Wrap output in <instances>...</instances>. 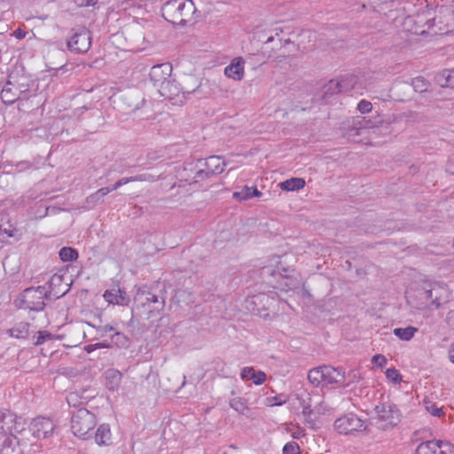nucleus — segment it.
<instances>
[{
  "label": "nucleus",
  "mask_w": 454,
  "mask_h": 454,
  "mask_svg": "<svg viewBox=\"0 0 454 454\" xmlns=\"http://www.w3.org/2000/svg\"><path fill=\"white\" fill-rule=\"evenodd\" d=\"M358 124H359V126H356H356L353 128V129H355V130H356V133H355L356 135H359L358 130H359L360 129H362V125H361V123L359 122Z\"/></svg>",
  "instance_id": "nucleus-62"
},
{
  "label": "nucleus",
  "mask_w": 454,
  "mask_h": 454,
  "mask_svg": "<svg viewBox=\"0 0 454 454\" xmlns=\"http://www.w3.org/2000/svg\"><path fill=\"white\" fill-rule=\"evenodd\" d=\"M356 80L355 75L346 74L338 79L337 82H333L331 86H339L342 92H346L355 88Z\"/></svg>",
  "instance_id": "nucleus-25"
},
{
  "label": "nucleus",
  "mask_w": 454,
  "mask_h": 454,
  "mask_svg": "<svg viewBox=\"0 0 454 454\" xmlns=\"http://www.w3.org/2000/svg\"><path fill=\"white\" fill-rule=\"evenodd\" d=\"M333 82H337V80H331L329 83L325 86V94H337L342 92L339 86H331Z\"/></svg>",
  "instance_id": "nucleus-43"
},
{
  "label": "nucleus",
  "mask_w": 454,
  "mask_h": 454,
  "mask_svg": "<svg viewBox=\"0 0 454 454\" xmlns=\"http://www.w3.org/2000/svg\"><path fill=\"white\" fill-rule=\"evenodd\" d=\"M275 41H276L275 36L270 35V36H269V37L266 39V41H265V43H265V45H268V44H270V43H274Z\"/></svg>",
  "instance_id": "nucleus-61"
},
{
  "label": "nucleus",
  "mask_w": 454,
  "mask_h": 454,
  "mask_svg": "<svg viewBox=\"0 0 454 454\" xmlns=\"http://www.w3.org/2000/svg\"><path fill=\"white\" fill-rule=\"evenodd\" d=\"M114 102L120 112L129 114L139 109L145 99L138 91H127L116 96Z\"/></svg>",
  "instance_id": "nucleus-11"
},
{
  "label": "nucleus",
  "mask_w": 454,
  "mask_h": 454,
  "mask_svg": "<svg viewBox=\"0 0 454 454\" xmlns=\"http://www.w3.org/2000/svg\"><path fill=\"white\" fill-rule=\"evenodd\" d=\"M5 426H4L3 414L0 419V430L8 435H5L0 442V454H23V448L28 445L27 441L21 439L23 438L21 433L13 431V426L12 428L5 427Z\"/></svg>",
  "instance_id": "nucleus-6"
},
{
  "label": "nucleus",
  "mask_w": 454,
  "mask_h": 454,
  "mask_svg": "<svg viewBox=\"0 0 454 454\" xmlns=\"http://www.w3.org/2000/svg\"><path fill=\"white\" fill-rule=\"evenodd\" d=\"M230 406L241 415L250 417L251 410L247 406V400L242 397H234L230 400Z\"/></svg>",
  "instance_id": "nucleus-26"
},
{
  "label": "nucleus",
  "mask_w": 454,
  "mask_h": 454,
  "mask_svg": "<svg viewBox=\"0 0 454 454\" xmlns=\"http://www.w3.org/2000/svg\"><path fill=\"white\" fill-rule=\"evenodd\" d=\"M90 107L87 106H83L82 107H78L74 110V114L75 115H81L83 114L84 111L88 110Z\"/></svg>",
  "instance_id": "nucleus-58"
},
{
  "label": "nucleus",
  "mask_w": 454,
  "mask_h": 454,
  "mask_svg": "<svg viewBox=\"0 0 454 454\" xmlns=\"http://www.w3.org/2000/svg\"><path fill=\"white\" fill-rule=\"evenodd\" d=\"M323 372V365L309 370L308 372V380L315 386L323 385V375H321Z\"/></svg>",
  "instance_id": "nucleus-32"
},
{
  "label": "nucleus",
  "mask_w": 454,
  "mask_h": 454,
  "mask_svg": "<svg viewBox=\"0 0 454 454\" xmlns=\"http://www.w3.org/2000/svg\"><path fill=\"white\" fill-rule=\"evenodd\" d=\"M200 164L204 168H200L197 173L201 179L209 178L212 176L219 175L223 172L227 162L220 156H210L205 160H199L198 165Z\"/></svg>",
  "instance_id": "nucleus-12"
},
{
  "label": "nucleus",
  "mask_w": 454,
  "mask_h": 454,
  "mask_svg": "<svg viewBox=\"0 0 454 454\" xmlns=\"http://www.w3.org/2000/svg\"><path fill=\"white\" fill-rule=\"evenodd\" d=\"M415 454H454V445L442 441H426L417 446Z\"/></svg>",
  "instance_id": "nucleus-14"
},
{
  "label": "nucleus",
  "mask_w": 454,
  "mask_h": 454,
  "mask_svg": "<svg viewBox=\"0 0 454 454\" xmlns=\"http://www.w3.org/2000/svg\"><path fill=\"white\" fill-rule=\"evenodd\" d=\"M7 333L10 336L17 339H25L30 333V324L27 322H19L13 327L10 328Z\"/></svg>",
  "instance_id": "nucleus-24"
},
{
  "label": "nucleus",
  "mask_w": 454,
  "mask_h": 454,
  "mask_svg": "<svg viewBox=\"0 0 454 454\" xmlns=\"http://www.w3.org/2000/svg\"><path fill=\"white\" fill-rule=\"evenodd\" d=\"M96 443L99 446H108L112 443V433L108 424L100 425L93 434Z\"/></svg>",
  "instance_id": "nucleus-21"
},
{
  "label": "nucleus",
  "mask_w": 454,
  "mask_h": 454,
  "mask_svg": "<svg viewBox=\"0 0 454 454\" xmlns=\"http://www.w3.org/2000/svg\"><path fill=\"white\" fill-rule=\"evenodd\" d=\"M395 4V1L394 0H391V1H386L382 4H380L379 6H378V10L377 12H383L385 15L387 14L386 11L393 6V4Z\"/></svg>",
  "instance_id": "nucleus-47"
},
{
  "label": "nucleus",
  "mask_w": 454,
  "mask_h": 454,
  "mask_svg": "<svg viewBox=\"0 0 454 454\" xmlns=\"http://www.w3.org/2000/svg\"><path fill=\"white\" fill-rule=\"evenodd\" d=\"M106 347H108V345H106L104 343H96L94 345L86 346L85 350L90 353L97 348H106Z\"/></svg>",
  "instance_id": "nucleus-53"
},
{
  "label": "nucleus",
  "mask_w": 454,
  "mask_h": 454,
  "mask_svg": "<svg viewBox=\"0 0 454 454\" xmlns=\"http://www.w3.org/2000/svg\"><path fill=\"white\" fill-rule=\"evenodd\" d=\"M100 200L99 193L94 192L86 198V202L91 206H95Z\"/></svg>",
  "instance_id": "nucleus-46"
},
{
  "label": "nucleus",
  "mask_w": 454,
  "mask_h": 454,
  "mask_svg": "<svg viewBox=\"0 0 454 454\" xmlns=\"http://www.w3.org/2000/svg\"><path fill=\"white\" fill-rule=\"evenodd\" d=\"M372 103L370 101H367L364 99L361 100L357 105V110L361 114L370 113L372 111Z\"/></svg>",
  "instance_id": "nucleus-41"
},
{
  "label": "nucleus",
  "mask_w": 454,
  "mask_h": 454,
  "mask_svg": "<svg viewBox=\"0 0 454 454\" xmlns=\"http://www.w3.org/2000/svg\"><path fill=\"white\" fill-rule=\"evenodd\" d=\"M435 291L436 290L434 289H418L413 294H410L406 296L407 303L411 308L418 310L438 309L441 302L438 301V297L436 295L434 296V293Z\"/></svg>",
  "instance_id": "nucleus-8"
},
{
  "label": "nucleus",
  "mask_w": 454,
  "mask_h": 454,
  "mask_svg": "<svg viewBox=\"0 0 454 454\" xmlns=\"http://www.w3.org/2000/svg\"><path fill=\"white\" fill-rule=\"evenodd\" d=\"M172 66L166 62L153 66L149 73L150 80L155 87L160 89L170 79Z\"/></svg>",
  "instance_id": "nucleus-17"
},
{
  "label": "nucleus",
  "mask_w": 454,
  "mask_h": 454,
  "mask_svg": "<svg viewBox=\"0 0 454 454\" xmlns=\"http://www.w3.org/2000/svg\"><path fill=\"white\" fill-rule=\"evenodd\" d=\"M161 12L167 21L182 27L196 22L199 16L192 0H169L163 4Z\"/></svg>",
  "instance_id": "nucleus-2"
},
{
  "label": "nucleus",
  "mask_w": 454,
  "mask_h": 454,
  "mask_svg": "<svg viewBox=\"0 0 454 454\" xmlns=\"http://www.w3.org/2000/svg\"><path fill=\"white\" fill-rule=\"evenodd\" d=\"M372 363L380 368H383L387 364V358L381 354H377L372 356Z\"/></svg>",
  "instance_id": "nucleus-42"
},
{
  "label": "nucleus",
  "mask_w": 454,
  "mask_h": 454,
  "mask_svg": "<svg viewBox=\"0 0 454 454\" xmlns=\"http://www.w3.org/2000/svg\"><path fill=\"white\" fill-rule=\"evenodd\" d=\"M417 332L418 328L409 325L404 328H395L393 333L400 340L409 341L414 337Z\"/></svg>",
  "instance_id": "nucleus-30"
},
{
  "label": "nucleus",
  "mask_w": 454,
  "mask_h": 454,
  "mask_svg": "<svg viewBox=\"0 0 454 454\" xmlns=\"http://www.w3.org/2000/svg\"><path fill=\"white\" fill-rule=\"evenodd\" d=\"M104 298L108 303L121 306H127L129 302V298L126 292L120 288L106 290L104 294Z\"/></svg>",
  "instance_id": "nucleus-20"
},
{
  "label": "nucleus",
  "mask_w": 454,
  "mask_h": 454,
  "mask_svg": "<svg viewBox=\"0 0 454 454\" xmlns=\"http://www.w3.org/2000/svg\"><path fill=\"white\" fill-rule=\"evenodd\" d=\"M114 330V328L110 325H99L97 327V331L101 336H105L109 332H112Z\"/></svg>",
  "instance_id": "nucleus-44"
},
{
  "label": "nucleus",
  "mask_w": 454,
  "mask_h": 454,
  "mask_svg": "<svg viewBox=\"0 0 454 454\" xmlns=\"http://www.w3.org/2000/svg\"><path fill=\"white\" fill-rule=\"evenodd\" d=\"M130 182H133L132 181V177L129 176V177H123L120 180H118L112 187H111V190L112 191H115L117 190L118 188H120L121 185L123 184H126L128 183H130Z\"/></svg>",
  "instance_id": "nucleus-45"
},
{
  "label": "nucleus",
  "mask_w": 454,
  "mask_h": 454,
  "mask_svg": "<svg viewBox=\"0 0 454 454\" xmlns=\"http://www.w3.org/2000/svg\"><path fill=\"white\" fill-rule=\"evenodd\" d=\"M313 411L309 409L308 406L304 407L301 411V416L302 417V422L311 429H317L319 427L318 422L313 418Z\"/></svg>",
  "instance_id": "nucleus-31"
},
{
  "label": "nucleus",
  "mask_w": 454,
  "mask_h": 454,
  "mask_svg": "<svg viewBox=\"0 0 454 454\" xmlns=\"http://www.w3.org/2000/svg\"><path fill=\"white\" fill-rule=\"evenodd\" d=\"M262 192L256 188V186L244 185L239 191L234 192L232 197L239 201L247 200L253 197L262 196Z\"/></svg>",
  "instance_id": "nucleus-23"
},
{
  "label": "nucleus",
  "mask_w": 454,
  "mask_h": 454,
  "mask_svg": "<svg viewBox=\"0 0 454 454\" xmlns=\"http://www.w3.org/2000/svg\"><path fill=\"white\" fill-rule=\"evenodd\" d=\"M158 91L162 97L171 101L172 104L183 105L191 94H197L200 97L202 94V88L201 84H199L192 90H182L177 82L169 79L160 89H158Z\"/></svg>",
  "instance_id": "nucleus-7"
},
{
  "label": "nucleus",
  "mask_w": 454,
  "mask_h": 454,
  "mask_svg": "<svg viewBox=\"0 0 454 454\" xmlns=\"http://www.w3.org/2000/svg\"><path fill=\"white\" fill-rule=\"evenodd\" d=\"M283 454H300V447L294 442H287L283 448Z\"/></svg>",
  "instance_id": "nucleus-36"
},
{
  "label": "nucleus",
  "mask_w": 454,
  "mask_h": 454,
  "mask_svg": "<svg viewBox=\"0 0 454 454\" xmlns=\"http://www.w3.org/2000/svg\"><path fill=\"white\" fill-rule=\"evenodd\" d=\"M59 255L63 262H74L78 258V252L73 247H64L59 250Z\"/></svg>",
  "instance_id": "nucleus-33"
},
{
  "label": "nucleus",
  "mask_w": 454,
  "mask_h": 454,
  "mask_svg": "<svg viewBox=\"0 0 454 454\" xmlns=\"http://www.w3.org/2000/svg\"><path fill=\"white\" fill-rule=\"evenodd\" d=\"M61 281H62V277L55 274L51 278V279L49 281V285L51 287H52L53 286H57V285L60 284Z\"/></svg>",
  "instance_id": "nucleus-52"
},
{
  "label": "nucleus",
  "mask_w": 454,
  "mask_h": 454,
  "mask_svg": "<svg viewBox=\"0 0 454 454\" xmlns=\"http://www.w3.org/2000/svg\"><path fill=\"white\" fill-rule=\"evenodd\" d=\"M37 333L38 336L36 337V340L34 342L36 346L43 344L45 340H51L52 337V334L47 331H39Z\"/></svg>",
  "instance_id": "nucleus-40"
},
{
  "label": "nucleus",
  "mask_w": 454,
  "mask_h": 454,
  "mask_svg": "<svg viewBox=\"0 0 454 454\" xmlns=\"http://www.w3.org/2000/svg\"><path fill=\"white\" fill-rule=\"evenodd\" d=\"M284 191H298L305 186V181L302 178L293 177L279 184Z\"/></svg>",
  "instance_id": "nucleus-27"
},
{
  "label": "nucleus",
  "mask_w": 454,
  "mask_h": 454,
  "mask_svg": "<svg viewBox=\"0 0 454 454\" xmlns=\"http://www.w3.org/2000/svg\"><path fill=\"white\" fill-rule=\"evenodd\" d=\"M272 400L274 401V403H272V405H282V404H284V403L286 402V399H283V400H282V399H280V397H279V396H274V397L272 398Z\"/></svg>",
  "instance_id": "nucleus-56"
},
{
  "label": "nucleus",
  "mask_w": 454,
  "mask_h": 454,
  "mask_svg": "<svg viewBox=\"0 0 454 454\" xmlns=\"http://www.w3.org/2000/svg\"><path fill=\"white\" fill-rule=\"evenodd\" d=\"M375 423L378 428L388 430L396 427L402 419L398 407L391 402H382L374 407Z\"/></svg>",
  "instance_id": "nucleus-5"
},
{
  "label": "nucleus",
  "mask_w": 454,
  "mask_h": 454,
  "mask_svg": "<svg viewBox=\"0 0 454 454\" xmlns=\"http://www.w3.org/2000/svg\"><path fill=\"white\" fill-rule=\"evenodd\" d=\"M16 85L19 87V90H20V91H21V92H20V98H21V99H27V98H28V97H27V91H28V88H27V86H26V85H24V84H20V83H18V84H16Z\"/></svg>",
  "instance_id": "nucleus-51"
},
{
  "label": "nucleus",
  "mask_w": 454,
  "mask_h": 454,
  "mask_svg": "<svg viewBox=\"0 0 454 454\" xmlns=\"http://www.w3.org/2000/svg\"><path fill=\"white\" fill-rule=\"evenodd\" d=\"M20 90L19 87L12 81H8L1 90L0 97L6 105H12L20 98Z\"/></svg>",
  "instance_id": "nucleus-18"
},
{
  "label": "nucleus",
  "mask_w": 454,
  "mask_h": 454,
  "mask_svg": "<svg viewBox=\"0 0 454 454\" xmlns=\"http://www.w3.org/2000/svg\"><path fill=\"white\" fill-rule=\"evenodd\" d=\"M111 192H112L111 187H103V188L98 189L96 192L99 193V197L102 198V197L107 195Z\"/></svg>",
  "instance_id": "nucleus-55"
},
{
  "label": "nucleus",
  "mask_w": 454,
  "mask_h": 454,
  "mask_svg": "<svg viewBox=\"0 0 454 454\" xmlns=\"http://www.w3.org/2000/svg\"><path fill=\"white\" fill-rule=\"evenodd\" d=\"M307 395H308V401H306L305 399H303V398H302V399H301V403H301V407H302V409H303L304 407H306V406H308V407H309V409H311V403H310V402H309V401H310L309 395V394H307Z\"/></svg>",
  "instance_id": "nucleus-57"
},
{
  "label": "nucleus",
  "mask_w": 454,
  "mask_h": 454,
  "mask_svg": "<svg viewBox=\"0 0 454 454\" xmlns=\"http://www.w3.org/2000/svg\"><path fill=\"white\" fill-rule=\"evenodd\" d=\"M97 425V418L94 413L85 408H80L72 412V433L82 439L92 437V430Z\"/></svg>",
  "instance_id": "nucleus-3"
},
{
  "label": "nucleus",
  "mask_w": 454,
  "mask_h": 454,
  "mask_svg": "<svg viewBox=\"0 0 454 454\" xmlns=\"http://www.w3.org/2000/svg\"><path fill=\"white\" fill-rule=\"evenodd\" d=\"M23 36H24V35L21 32L16 31V37L17 38H22Z\"/></svg>",
  "instance_id": "nucleus-63"
},
{
  "label": "nucleus",
  "mask_w": 454,
  "mask_h": 454,
  "mask_svg": "<svg viewBox=\"0 0 454 454\" xmlns=\"http://www.w3.org/2000/svg\"><path fill=\"white\" fill-rule=\"evenodd\" d=\"M200 166L194 162H185L182 166L176 168V178L172 187H184L187 184L199 183L201 181V176H198Z\"/></svg>",
  "instance_id": "nucleus-10"
},
{
  "label": "nucleus",
  "mask_w": 454,
  "mask_h": 454,
  "mask_svg": "<svg viewBox=\"0 0 454 454\" xmlns=\"http://www.w3.org/2000/svg\"><path fill=\"white\" fill-rule=\"evenodd\" d=\"M80 7L91 6L97 4L98 0H74Z\"/></svg>",
  "instance_id": "nucleus-49"
},
{
  "label": "nucleus",
  "mask_w": 454,
  "mask_h": 454,
  "mask_svg": "<svg viewBox=\"0 0 454 454\" xmlns=\"http://www.w3.org/2000/svg\"><path fill=\"white\" fill-rule=\"evenodd\" d=\"M411 86L416 92H426L430 87V82L423 76H417L411 80Z\"/></svg>",
  "instance_id": "nucleus-34"
},
{
  "label": "nucleus",
  "mask_w": 454,
  "mask_h": 454,
  "mask_svg": "<svg viewBox=\"0 0 454 454\" xmlns=\"http://www.w3.org/2000/svg\"><path fill=\"white\" fill-rule=\"evenodd\" d=\"M112 340L120 347H125L128 344V338L123 333L119 332H116L112 336Z\"/></svg>",
  "instance_id": "nucleus-39"
},
{
  "label": "nucleus",
  "mask_w": 454,
  "mask_h": 454,
  "mask_svg": "<svg viewBox=\"0 0 454 454\" xmlns=\"http://www.w3.org/2000/svg\"><path fill=\"white\" fill-rule=\"evenodd\" d=\"M447 323L452 329H454V309L448 313Z\"/></svg>",
  "instance_id": "nucleus-54"
},
{
  "label": "nucleus",
  "mask_w": 454,
  "mask_h": 454,
  "mask_svg": "<svg viewBox=\"0 0 454 454\" xmlns=\"http://www.w3.org/2000/svg\"><path fill=\"white\" fill-rule=\"evenodd\" d=\"M67 292V289H66L65 291H63L60 294V296L64 295ZM58 297H59V295H58Z\"/></svg>",
  "instance_id": "nucleus-64"
},
{
  "label": "nucleus",
  "mask_w": 454,
  "mask_h": 454,
  "mask_svg": "<svg viewBox=\"0 0 454 454\" xmlns=\"http://www.w3.org/2000/svg\"><path fill=\"white\" fill-rule=\"evenodd\" d=\"M47 290L44 286L25 289L15 300L14 304L20 309L41 311L45 307Z\"/></svg>",
  "instance_id": "nucleus-4"
},
{
  "label": "nucleus",
  "mask_w": 454,
  "mask_h": 454,
  "mask_svg": "<svg viewBox=\"0 0 454 454\" xmlns=\"http://www.w3.org/2000/svg\"><path fill=\"white\" fill-rule=\"evenodd\" d=\"M438 84L442 87H450L454 89V68L444 70L436 76Z\"/></svg>",
  "instance_id": "nucleus-28"
},
{
  "label": "nucleus",
  "mask_w": 454,
  "mask_h": 454,
  "mask_svg": "<svg viewBox=\"0 0 454 454\" xmlns=\"http://www.w3.org/2000/svg\"><path fill=\"white\" fill-rule=\"evenodd\" d=\"M131 177L133 182H154L157 180L155 176L147 173L137 175Z\"/></svg>",
  "instance_id": "nucleus-38"
},
{
  "label": "nucleus",
  "mask_w": 454,
  "mask_h": 454,
  "mask_svg": "<svg viewBox=\"0 0 454 454\" xmlns=\"http://www.w3.org/2000/svg\"><path fill=\"white\" fill-rule=\"evenodd\" d=\"M426 410L434 417H441L443 415L442 408L438 407L435 403H427L426 404Z\"/></svg>",
  "instance_id": "nucleus-37"
},
{
  "label": "nucleus",
  "mask_w": 454,
  "mask_h": 454,
  "mask_svg": "<svg viewBox=\"0 0 454 454\" xmlns=\"http://www.w3.org/2000/svg\"><path fill=\"white\" fill-rule=\"evenodd\" d=\"M305 435V430L300 427H296L295 430L292 432V436L294 439H300Z\"/></svg>",
  "instance_id": "nucleus-50"
},
{
  "label": "nucleus",
  "mask_w": 454,
  "mask_h": 454,
  "mask_svg": "<svg viewBox=\"0 0 454 454\" xmlns=\"http://www.w3.org/2000/svg\"><path fill=\"white\" fill-rule=\"evenodd\" d=\"M90 35L84 28L74 32L67 41V48L70 51L75 53H85L90 48Z\"/></svg>",
  "instance_id": "nucleus-15"
},
{
  "label": "nucleus",
  "mask_w": 454,
  "mask_h": 454,
  "mask_svg": "<svg viewBox=\"0 0 454 454\" xmlns=\"http://www.w3.org/2000/svg\"><path fill=\"white\" fill-rule=\"evenodd\" d=\"M449 359L454 364V342L450 345L449 349Z\"/></svg>",
  "instance_id": "nucleus-59"
},
{
  "label": "nucleus",
  "mask_w": 454,
  "mask_h": 454,
  "mask_svg": "<svg viewBox=\"0 0 454 454\" xmlns=\"http://www.w3.org/2000/svg\"><path fill=\"white\" fill-rule=\"evenodd\" d=\"M386 377L387 380L394 383H399L402 381V375L395 368H389L386 371Z\"/></svg>",
  "instance_id": "nucleus-35"
},
{
  "label": "nucleus",
  "mask_w": 454,
  "mask_h": 454,
  "mask_svg": "<svg viewBox=\"0 0 454 454\" xmlns=\"http://www.w3.org/2000/svg\"><path fill=\"white\" fill-rule=\"evenodd\" d=\"M277 44H276V48H281L285 43H288L290 42V40H285L284 42L282 41V39L280 38H277Z\"/></svg>",
  "instance_id": "nucleus-60"
},
{
  "label": "nucleus",
  "mask_w": 454,
  "mask_h": 454,
  "mask_svg": "<svg viewBox=\"0 0 454 454\" xmlns=\"http://www.w3.org/2000/svg\"><path fill=\"white\" fill-rule=\"evenodd\" d=\"M224 74L229 78L240 81L244 77V60L242 58H235L224 69Z\"/></svg>",
  "instance_id": "nucleus-19"
},
{
  "label": "nucleus",
  "mask_w": 454,
  "mask_h": 454,
  "mask_svg": "<svg viewBox=\"0 0 454 454\" xmlns=\"http://www.w3.org/2000/svg\"><path fill=\"white\" fill-rule=\"evenodd\" d=\"M334 428L339 434H348L364 429V422L357 415L348 413L334 421Z\"/></svg>",
  "instance_id": "nucleus-13"
},
{
  "label": "nucleus",
  "mask_w": 454,
  "mask_h": 454,
  "mask_svg": "<svg viewBox=\"0 0 454 454\" xmlns=\"http://www.w3.org/2000/svg\"><path fill=\"white\" fill-rule=\"evenodd\" d=\"M9 428L13 426L14 432L21 433L22 440H27L28 444H32L35 440L48 438L53 434L56 427L55 423L50 418L37 417L34 419L27 427L24 419L16 414L7 411L4 413V426Z\"/></svg>",
  "instance_id": "nucleus-1"
},
{
  "label": "nucleus",
  "mask_w": 454,
  "mask_h": 454,
  "mask_svg": "<svg viewBox=\"0 0 454 454\" xmlns=\"http://www.w3.org/2000/svg\"><path fill=\"white\" fill-rule=\"evenodd\" d=\"M67 402L69 406L75 407L78 402V395L76 393H70L67 396Z\"/></svg>",
  "instance_id": "nucleus-48"
},
{
  "label": "nucleus",
  "mask_w": 454,
  "mask_h": 454,
  "mask_svg": "<svg viewBox=\"0 0 454 454\" xmlns=\"http://www.w3.org/2000/svg\"><path fill=\"white\" fill-rule=\"evenodd\" d=\"M137 307L142 306L148 311V317L153 312H160L165 307V297L147 290H138L135 298Z\"/></svg>",
  "instance_id": "nucleus-9"
},
{
  "label": "nucleus",
  "mask_w": 454,
  "mask_h": 454,
  "mask_svg": "<svg viewBox=\"0 0 454 454\" xmlns=\"http://www.w3.org/2000/svg\"><path fill=\"white\" fill-rule=\"evenodd\" d=\"M323 386H341L345 382V371L341 367L323 365Z\"/></svg>",
  "instance_id": "nucleus-16"
},
{
  "label": "nucleus",
  "mask_w": 454,
  "mask_h": 454,
  "mask_svg": "<svg viewBox=\"0 0 454 454\" xmlns=\"http://www.w3.org/2000/svg\"><path fill=\"white\" fill-rule=\"evenodd\" d=\"M121 373L114 369H110L106 372V386L109 389L114 390L116 388L121 380Z\"/></svg>",
  "instance_id": "nucleus-29"
},
{
  "label": "nucleus",
  "mask_w": 454,
  "mask_h": 454,
  "mask_svg": "<svg viewBox=\"0 0 454 454\" xmlns=\"http://www.w3.org/2000/svg\"><path fill=\"white\" fill-rule=\"evenodd\" d=\"M243 380H253L255 385H261L265 381L266 374L262 371H254L253 367H245L241 373Z\"/></svg>",
  "instance_id": "nucleus-22"
}]
</instances>
